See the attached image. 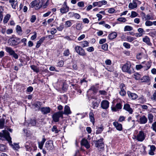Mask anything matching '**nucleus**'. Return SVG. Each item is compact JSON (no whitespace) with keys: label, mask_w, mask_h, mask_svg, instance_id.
<instances>
[{"label":"nucleus","mask_w":156,"mask_h":156,"mask_svg":"<svg viewBox=\"0 0 156 156\" xmlns=\"http://www.w3.org/2000/svg\"><path fill=\"white\" fill-rule=\"evenodd\" d=\"M3 133L0 132V139L3 140L5 139L7 140L9 143H12L11 137L10 136L8 131L6 130L2 131Z\"/></svg>","instance_id":"1"},{"label":"nucleus","mask_w":156,"mask_h":156,"mask_svg":"<svg viewBox=\"0 0 156 156\" xmlns=\"http://www.w3.org/2000/svg\"><path fill=\"white\" fill-rule=\"evenodd\" d=\"M130 66V63L129 62H127L122 66V70L123 72H127L130 74L133 72Z\"/></svg>","instance_id":"2"},{"label":"nucleus","mask_w":156,"mask_h":156,"mask_svg":"<svg viewBox=\"0 0 156 156\" xmlns=\"http://www.w3.org/2000/svg\"><path fill=\"white\" fill-rule=\"evenodd\" d=\"M5 50L10 55L12 56L15 59L18 58V55L15 53L11 48L8 46L5 47Z\"/></svg>","instance_id":"3"},{"label":"nucleus","mask_w":156,"mask_h":156,"mask_svg":"<svg viewBox=\"0 0 156 156\" xmlns=\"http://www.w3.org/2000/svg\"><path fill=\"white\" fill-rule=\"evenodd\" d=\"M60 117L63 118V111H59L54 113L52 116L53 120L55 122H57L59 121Z\"/></svg>","instance_id":"4"},{"label":"nucleus","mask_w":156,"mask_h":156,"mask_svg":"<svg viewBox=\"0 0 156 156\" xmlns=\"http://www.w3.org/2000/svg\"><path fill=\"white\" fill-rule=\"evenodd\" d=\"M103 139L101 138L98 140H94L93 143L95 144V146L98 148H103L104 147V144L103 142Z\"/></svg>","instance_id":"5"},{"label":"nucleus","mask_w":156,"mask_h":156,"mask_svg":"<svg viewBox=\"0 0 156 156\" xmlns=\"http://www.w3.org/2000/svg\"><path fill=\"white\" fill-rule=\"evenodd\" d=\"M146 135L144 132L140 131L137 135V140L139 142H142L145 139Z\"/></svg>","instance_id":"6"},{"label":"nucleus","mask_w":156,"mask_h":156,"mask_svg":"<svg viewBox=\"0 0 156 156\" xmlns=\"http://www.w3.org/2000/svg\"><path fill=\"white\" fill-rule=\"evenodd\" d=\"M75 48L76 52L80 55L81 56L86 55V53L84 50L81 47L77 46L75 47Z\"/></svg>","instance_id":"7"},{"label":"nucleus","mask_w":156,"mask_h":156,"mask_svg":"<svg viewBox=\"0 0 156 156\" xmlns=\"http://www.w3.org/2000/svg\"><path fill=\"white\" fill-rule=\"evenodd\" d=\"M45 147L49 151L52 150L54 148L53 141L51 140L47 141L45 143Z\"/></svg>","instance_id":"8"},{"label":"nucleus","mask_w":156,"mask_h":156,"mask_svg":"<svg viewBox=\"0 0 156 156\" xmlns=\"http://www.w3.org/2000/svg\"><path fill=\"white\" fill-rule=\"evenodd\" d=\"M51 109L49 107H43L41 108L40 110L44 115H46L50 112Z\"/></svg>","instance_id":"9"},{"label":"nucleus","mask_w":156,"mask_h":156,"mask_svg":"<svg viewBox=\"0 0 156 156\" xmlns=\"http://www.w3.org/2000/svg\"><path fill=\"white\" fill-rule=\"evenodd\" d=\"M81 144L82 146H84L87 149L89 148L90 147V144L87 140L84 138L82 139L81 140Z\"/></svg>","instance_id":"10"},{"label":"nucleus","mask_w":156,"mask_h":156,"mask_svg":"<svg viewBox=\"0 0 156 156\" xmlns=\"http://www.w3.org/2000/svg\"><path fill=\"white\" fill-rule=\"evenodd\" d=\"M137 0H133L132 2H130L128 6L129 8L131 9H134L137 7Z\"/></svg>","instance_id":"11"},{"label":"nucleus","mask_w":156,"mask_h":156,"mask_svg":"<svg viewBox=\"0 0 156 156\" xmlns=\"http://www.w3.org/2000/svg\"><path fill=\"white\" fill-rule=\"evenodd\" d=\"M123 109L128 112L130 114H132L133 112V110L130 107L129 105L128 104H126L124 105Z\"/></svg>","instance_id":"12"},{"label":"nucleus","mask_w":156,"mask_h":156,"mask_svg":"<svg viewBox=\"0 0 156 156\" xmlns=\"http://www.w3.org/2000/svg\"><path fill=\"white\" fill-rule=\"evenodd\" d=\"M122 107V105L120 103H117L114 107L111 108L112 110L114 112H116L117 110L121 109Z\"/></svg>","instance_id":"13"},{"label":"nucleus","mask_w":156,"mask_h":156,"mask_svg":"<svg viewBox=\"0 0 156 156\" xmlns=\"http://www.w3.org/2000/svg\"><path fill=\"white\" fill-rule=\"evenodd\" d=\"M109 102L107 100H103L101 103V108L104 109H106L109 107Z\"/></svg>","instance_id":"14"},{"label":"nucleus","mask_w":156,"mask_h":156,"mask_svg":"<svg viewBox=\"0 0 156 156\" xmlns=\"http://www.w3.org/2000/svg\"><path fill=\"white\" fill-rule=\"evenodd\" d=\"M92 101V108L93 109H95L98 108L100 103V101L95 99H94Z\"/></svg>","instance_id":"15"},{"label":"nucleus","mask_w":156,"mask_h":156,"mask_svg":"<svg viewBox=\"0 0 156 156\" xmlns=\"http://www.w3.org/2000/svg\"><path fill=\"white\" fill-rule=\"evenodd\" d=\"M147 121V119L145 115L140 116L139 118V122L141 124L146 123Z\"/></svg>","instance_id":"16"},{"label":"nucleus","mask_w":156,"mask_h":156,"mask_svg":"<svg viewBox=\"0 0 156 156\" xmlns=\"http://www.w3.org/2000/svg\"><path fill=\"white\" fill-rule=\"evenodd\" d=\"M143 41L147 45L151 46L152 45V43L150 42V38L147 36H145L142 39Z\"/></svg>","instance_id":"17"},{"label":"nucleus","mask_w":156,"mask_h":156,"mask_svg":"<svg viewBox=\"0 0 156 156\" xmlns=\"http://www.w3.org/2000/svg\"><path fill=\"white\" fill-rule=\"evenodd\" d=\"M69 6H62V7L60 9V11L62 14L66 13L69 11Z\"/></svg>","instance_id":"18"},{"label":"nucleus","mask_w":156,"mask_h":156,"mask_svg":"<svg viewBox=\"0 0 156 156\" xmlns=\"http://www.w3.org/2000/svg\"><path fill=\"white\" fill-rule=\"evenodd\" d=\"M71 113L69 107L68 105H66L64 109V111L63 112V115L64 114L68 115Z\"/></svg>","instance_id":"19"},{"label":"nucleus","mask_w":156,"mask_h":156,"mask_svg":"<svg viewBox=\"0 0 156 156\" xmlns=\"http://www.w3.org/2000/svg\"><path fill=\"white\" fill-rule=\"evenodd\" d=\"M113 125L117 130L121 131L122 130V125L119 123L118 122H114L113 123Z\"/></svg>","instance_id":"20"},{"label":"nucleus","mask_w":156,"mask_h":156,"mask_svg":"<svg viewBox=\"0 0 156 156\" xmlns=\"http://www.w3.org/2000/svg\"><path fill=\"white\" fill-rule=\"evenodd\" d=\"M42 104V102L39 101H36L32 105L34 107V108H37L38 109H40Z\"/></svg>","instance_id":"21"},{"label":"nucleus","mask_w":156,"mask_h":156,"mask_svg":"<svg viewBox=\"0 0 156 156\" xmlns=\"http://www.w3.org/2000/svg\"><path fill=\"white\" fill-rule=\"evenodd\" d=\"M127 94L129 97L133 99H135L137 97V95L136 94L131 93L129 91H127Z\"/></svg>","instance_id":"22"},{"label":"nucleus","mask_w":156,"mask_h":156,"mask_svg":"<svg viewBox=\"0 0 156 156\" xmlns=\"http://www.w3.org/2000/svg\"><path fill=\"white\" fill-rule=\"evenodd\" d=\"M36 6L35 9L38 10L40 9L43 5L42 2H41L39 0H37L36 3Z\"/></svg>","instance_id":"23"},{"label":"nucleus","mask_w":156,"mask_h":156,"mask_svg":"<svg viewBox=\"0 0 156 156\" xmlns=\"http://www.w3.org/2000/svg\"><path fill=\"white\" fill-rule=\"evenodd\" d=\"M117 35L116 32H113L109 34L108 37L109 39L112 40L115 38L117 37Z\"/></svg>","instance_id":"24"},{"label":"nucleus","mask_w":156,"mask_h":156,"mask_svg":"<svg viewBox=\"0 0 156 156\" xmlns=\"http://www.w3.org/2000/svg\"><path fill=\"white\" fill-rule=\"evenodd\" d=\"M89 117L90 121L92 123L94 124V114L92 112H91L89 114Z\"/></svg>","instance_id":"25"},{"label":"nucleus","mask_w":156,"mask_h":156,"mask_svg":"<svg viewBox=\"0 0 156 156\" xmlns=\"http://www.w3.org/2000/svg\"><path fill=\"white\" fill-rule=\"evenodd\" d=\"M16 30L17 33L20 35H22V30L21 27L19 25H17L16 27Z\"/></svg>","instance_id":"26"},{"label":"nucleus","mask_w":156,"mask_h":156,"mask_svg":"<svg viewBox=\"0 0 156 156\" xmlns=\"http://www.w3.org/2000/svg\"><path fill=\"white\" fill-rule=\"evenodd\" d=\"M10 44L11 46H14L18 44L20 42H18L15 39H13L11 41Z\"/></svg>","instance_id":"27"},{"label":"nucleus","mask_w":156,"mask_h":156,"mask_svg":"<svg viewBox=\"0 0 156 156\" xmlns=\"http://www.w3.org/2000/svg\"><path fill=\"white\" fill-rule=\"evenodd\" d=\"M11 15L9 14H7L6 15L4 18L3 20V22L4 23H7L9 20Z\"/></svg>","instance_id":"28"},{"label":"nucleus","mask_w":156,"mask_h":156,"mask_svg":"<svg viewBox=\"0 0 156 156\" xmlns=\"http://www.w3.org/2000/svg\"><path fill=\"white\" fill-rule=\"evenodd\" d=\"M149 77L148 76H144L141 79L142 82H147L149 81Z\"/></svg>","instance_id":"29"},{"label":"nucleus","mask_w":156,"mask_h":156,"mask_svg":"<svg viewBox=\"0 0 156 156\" xmlns=\"http://www.w3.org/2000/svg\"><path fill=\"white\" fill-rule=\"evenodd\" d=\"M30 68L31 69L37 73H38L39 71V68L34 65L31 66H30Z\"/></svg>","instance_id":"30"},{"label":"nucleus","mask_w":156,"mask_h":156,"mask_svg":"<svg viewBox=\"0 0 156 156\" xmlns=\"http://www.w3.org/2000/svg\"><path fill=\"white\" fill-rule=\"evenodd\" d=\"M5 119L4 118H2L0 119V129H2L4 126Z\"/></svg>","instance_id":"31"},{"label":"nucleus","mask_w":156,"mask_h":156,"mask_svg":"<svg viewBox=\"0 0 156 156\" xmlns=\"http://www.w3.org/2000/svg\"><path fill=\"white\" fill-rule=\"evenodd\" d=\"M81 45L83 48H85L88 46L89 43L86 41H83L81 42Z\"/></svg>","instance_id":"32"},{"label":"nucleus","mask_w":156,"mask_h":156,"mask_svg":"<svg viewBox=\"0 0 156 156\" xmlns=\"http://www.w3.org/2000/svg\"><path fill=\"white\" fill-rule=\"evenodd\" d=\"M148 118L149 120V122L151 123L153 122V116L152 114L149 113L148 114Z\"/></svg>","instance_id":"33"},{"label":"nucleus","mask_w":156,"mask_h":156,"mask_svg":"<svg viewBox=\"0 0 156 156\" xmlns=\"http://www.w3.org/2000/svg\"><path fill=\"white\" fill-rule=\"evenodd\" d=\"M72 21H73V20H69L66 21L65 24V27H70L72 25L71 23Z\"/></svg>","instance_id":"34"},{"label":"nucleus","mask_w":156,"mask_h":156,"mask_svg":"<svg viewBox=\"0 0 156 156\" xmlns=\"http://www.w3.org/2000/svg\"><path fill=\"white\" fill-rule=\"evenodd\" d=\"M142 14L143 15V16L145 17H144L145 18V20H153L152 17H151L149 14H147L146 16L145 14L143 12H142Z\"/></svg>","instance_id":"35"},{"label":"nucleus","mask_w":156,"mask_h":156,"mask_svg":"<svg viewBox=\"0 0 156 156\" xmlns=\"http://www.w3.org/2000/svg\"><path fill=\"white\" fill-rule=\"evenodd\" d=\"M99 7H100L103 5H105L107 4V2L105 0H101L98 2Z\"/></svg>","instance_id":"36"},{"label":"nucleus","mask_w":156,"mask_h":156,"mask_svg":"<svg viewBox=\"0 0 156 156\" xmlns=\"http://www.w3.org/2000/svg\"><path fill=\"white\" fill-rule=\"evenodd\" d=\"M36 2L37 0H35L32 2L30 5V7L31 8L34 7L35 8V9Z\"/></svg>","instance_id":"37"},{"label":"nucleus","mask_w":156,"mask_h":156,"mask_svg":"<svg viewBox=\"0 0 156 156\" xmlns=\"http://www.w3.org/2000/svg\"><path fill=\"white\" fill-rule=\"evenodd\" d=\"M133 28L129 26H126L124 28V31H130L132 30Z\"/></svg>","instance_id":"38"},{"label":"nucleus","mask_w":156,"mask_h":156,"mask_svg":"<svg viewBox=\"0 0 156 156\" xmlns=\"http://www.w3.org/2000/svg\"><path fill=\"white\" fill-rule=\"evenodd\" d=\"M76 29L78 30H80L82 29L83 28L82 24L80 23H77L76 25Z\"/></svg>","instance_id":"39"},{"label":"nucleus","mask_w":156,"mask_h":156,"mask_svg":"<svg viewBox=\"0 0 156 156\" xmlns=\"http://www.w3.org/2000/svg\"><path fill=\"white\" fill-rule=\"evenodd\" d=\"M138 14L137 13L134 11H132L131 12V15L130 16V17L131 18H134L137 16Z\"/></svg>","instance_id":"40"},{"label":"nucleus","mask_w":156,"mask_h":156,"mask_svg":"<svg viewBox=\"0 0 156 156\" xmlns=\"http://www.w3.org/2000/svg\"><path fill=\"white\" fill-rule=\"evenodd\" d=\"M103 129L104 128L103 127H98L96 131V133L97 134H98L101 133L103 130Z\"/></svg>","instance_id":"41"},{"label":"nucleus","mask_w":156,"mask_h":156,"mask_svg":"<svg viewBox=\"0 0 156 156\" xmlns=\"http://www.w3.org/2000/svg\"><path fill=\"white\" fill-rule=\"evenodd\" d=\"M6 150V146L3 144H0V151H5Z\"/></svg>","instance_id":"42"},{"label":"nucleus","mask_w":156,"mask_h":156,"mask_svg":"<svg viewBox=\"0 0 156 156\" xmlns=\"http://www.w3.org/2000/svg\"><path fill=\"white\" fill-rule=\"evenodd\" d=\"M136 38L133 37H131L130 36H127L126 38L127 41L129 42H131L134 40Z\"/></svg>","instance_id":"43"},{"label":"nucleus","mask_w":156,"mask_h":156,"mask_svg":"<svg viewBox=\"0 0 156 156\" xmlns=\"http://www.w3.org/2000/svg\"><path fill=\"white\" fill-rule=\"evenodd\" d=\"M51 130L53 132H55V133H57L59 132V130L57 129V126H53L51 129Z\"/></svg>","instance_id":"44"},{"label":"nucleus","mask_w":156,"mask_h":156,"mask_svg":"<svg viewBox=\"0 0 156 156\" xmlns=\"http://www.w3.org/2000/svg\"><path fill=\"white\" fill-rule=\"evenodd\" d=\"M153 24V22L149 20H147L145 23L146 26H151Z\"/></svg>","instance_id":"45"},{"label":"nucleus","mask_w":156,"mask_h":156,"mask_svg":"<svg viewBox=\"0 0 156 156\" xmlns=\"http://www.w3.org/2000/svg\"><path fill=\"white\" fill-rule=\"evenodd\" d=\"M102 48L105 51H107L108 50V45L105 44L102 45Z\"/></svg>","instance_id":"46"},{"label":"nucleus","mask_w":156,"mask_h":156,"mask_svg":"<svg viewBox=\"0 0 156 156\" xmlns=\"http://www.w3.org/2000/svg\"><path fill=\"white\" fill-rule=\"evenodd\" d=\"M151 128L156 133V122L153 123L152 124Z\"/></svg>","instance_id":"47"},{"label":"nucleus","mask_w":156,"mask_h":156,"mask_svg":"<svg viewBox=\"0 0 156 156\" xmlns=\"http://www.w3.org/2000/svg\"><path fill=\"white\" fill-rule=\"evenodd\" d=\"M117 20L121 22H124L126 21V20L125 18L120 17L117 19Z\"/></svg>","instance_id":"48"},{"label":"nucleus","mask_w":156,"mask_h":156,"mask_svg":"<svg viewBox=\"0 0 156 156\" xmlns=\"http://www.w3.org/2000/svg\"><path fill=\"white\" fill-rule=\"evenodd\" d=\"M64 65V62L63 60H61L57 63V66L58 67H62Z\"/></svg>","instance_id":"49"},{"label":"nucleus","mask_w":156,"mask_h":156,"mask_svg":"<svg viewBox=\"0 0 156 156\" xmlns=\"http://www.w3.org/2000/svg\"><path fill=\"white\" fill-rule=\"evenodd\" d=\"M123 46L126 48H129L130 47V45L129 44L126 43L124 42L123 43Z\"/></svg>","instance_id":"50"},{"label":"nucleus","mask_w":156,"mask_h":156,"mask_svg":"<svg viewBox=\"0 0 156 156\" xmlns=\"http://www.w3.org/2000/svg\"><path fill=\"white\" fill-rule=\"evenodd\" d=\"M62 85V89L63 90H66L68 88V85L65 83V82H63Z\"/></svg>","instance_id":"51"},{"label":"nucleus","mask_w":156,"mask_h":156,"mask_svg":"<svg viewBox=\"0 0 156 156\" xmlns=\"http://www.w3.org/2000/svg\"><path fill=\"white\" fill-rule=\"evenodd\" d=\"M77 5L79 7H83L84 6V3L82 1L79 2L77 3Z\"/></svg>","instance_id":"52"},{"label":"nucleus","mask_w":156,"mask_h":156,"mask_svg":"<svg viewBox=\"0 0 156 156\" xmlns=\"http://www.w3.org/2000/svg\"><path fill=\"white\" fill-rule=\"evenodd\" d=\"M33 90V88L31 86H30L27 87L26 90V92L30 93Z\"/></svg>","instance_id":"53"},{"label":"nucleus","mask_w":156,"mask_h":156,"mask_svg":"<svg viewBox=\"0 0 156 156\" xmlns=\"http://www.w3.org/2000/svg\"><path fill=\"white\" fill-rule=\"evenodd\" d=\"M64 28L63 25L62 24L60 25L58 27H57V30L59 31H62Z\"/></svg>","instance_id":"54"},{"label":"nucleus","mask_w":156,"mask_h":156,"mask_svg":"<svg viewBox=\"0 0 156 156\" xmlns=\"http://www.w3.org/2000/svg\"><path fill=\"white\" fill-rule=\"evenodd\" d=\"M69 54V49L65 50L63 53V55L65 56H68Z\"/></svg>","instance_id":"55"},{"label":"nucleus","mask_w":156,"mask_h":156,"mask_svg":"<svg viewBox=\"0 0 156 156\" xmlns=\"http://www.w3.org/2000/svg\"><path fill=\"white\" fill-rule=\"evenodd\" d=\"M36 17L35 15H32L31 16V17L30 19V21L32 23H34L35 22V20H36Z\"/></svg>","instance_id":"56"},{"label":"nucleus","mask_w":156,"mask_h":156,"mask_svg":"<svg viewBox=\"0 0 156 156\" xmlns=\"http://www.w3.org/2000/svg\"><path fill=\"white\" fill-rule=\"evenodd\" d=\"M151 99L153 101H156V90H155L153 95V96L151 98Z\"/></svg>","instance_id":"57"},{"label":"nucleus","mask_w":156,"mask_h":156,"mask_svg":"<svg viewBox=\"0 0 156 156\" xmlns=\"http://www.w3.org/2000/svg\"><path fill=\"white\" fill-rule=\"evenodd\" d=\"M119 87L121 90H125V85L124 83H121L119 86Z\"/></svg>","instance_id":"58"},{"label":"nucleus","mask_w":156,"mask_h":156,"mask_svg":"<svg viewBox=\"0 0 156 156\" xmlns=\"http://www.w3.org/2000/svg\"><path fill=\"white\" fill-rule=\"evenodd\" d=\"M148 147H150V150L155 151L156 149L154 145H149Z\"/></svg>","instance_id":"59"},{"label":"nucleus","mask_w":156,"mask_h":156,"mask_svg":"<svg viewBox=\"0 0 156 156\" xmlns=\"http://www.w3.org/2000/svg\"><path fill=\"white\" fill-rule=\"evenodd\" d=\"M34 34L31 37V39L32 40H34L37 37V33L36 32H34Z\"/></svg>","instance_id":"60"},{"label":"nucleus","mask_w":156,"mask_h":156,"mask_svg":"<svg viewBox=\"0 0 156 156\" xmlns=\"http://www.w3.org/2000/svg\"><path fill=\"white\" fill-rule=\"evenodd\" d=\"M146 65L147 66V68L146 69V70H147L150 68L151 65V63L149 62H147L146 63Z\"/></svg>","instance_id":"61"},{"label":"nucleus","mask_w":156,"mask_h":156,"mask_svg":"<svg viewBox=\"0 0 156 156\" xmlns=\"http://www.w3.org/2000/svg\"><path fill=\"white\" fill-rule=\"evenodd\" d=\"M119 94L122 96H124L126 95V93L125 90H120Z\"/></svg>","instance_id":"62"},{"label":"nucleus","mask_w":156,"mask_h":156,"mask_svg":"<svg viewBox=\"0 0 156 156\" xmlns=\"http://www.w3.org/2000/svg\"><path fill=\"white\" fill-rule=\"evenodd\" d=\"M87 50L89 52H92L94 51V48L93 47H90L87 49Z\"/></svg>","instance_id":"63"},{"label":"nucleus","mask_w":156,"mask_h":156,"mask_svg":"<svg viewBox=\"0 0 156 156\" xmlns=\"http://www.w3.org/2000/svg\"><path fill=\"white\" fill-rule=\"evenodd\" d=\"M115 11V9L113 8H111L109 9L108 12L110 13H112L114 12Z\"/></svg>","instance_id":"64"}]
</instances>
